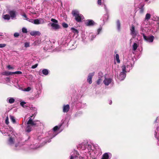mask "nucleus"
Wrapping results in <instances>:
<instances>
[{
  "label": "nucleus",
  "mask_w": 159,
  "mask_h": 159,
  "mask_svg": "<svg viewBox=\"0 0 159 159\" xmlns=\"http://www.w3.org/2000/svg\"><path fill=\"white\" fill-rule=\"evenodd\" d=\"M8 142L10 144H14V139L12 137H10L8 140Z\"/></svg>",
  "instance_id": "23"
},
{
  "label": "nucleus",
  "mask_w": 159,
  "mask_h": 159,
  "mask_svg": "<svg viewBox=\"0 0 159 159\" xmlns=\"http://www.w3.org/2000/svg\"><path fill=\"white\" fill-rule=\"evenodd\" d=\"M5 123L7 125H8L9 123V118L8 116H7L5 120Z\"/></svg>",
  "instance_id": "35"
},
{
  "label": "nucleus",
  "mask_w": 159,
  "mask_h": 159,
  "mask_svg": "<svg viewBox=\"0 0 159 159\" xmlns=\"http://www.w3.org/2000/svg\"><path fill=\"white\" fill-rule=\"evenodd\" d=\"M7 67L9 69H13V68L11 67L10 65H9L7 66Z\"/></svg>",
  "instance_id": "42"
},
{
  "label": "nucleus",
  "mask_w": 159,
  "mask_h": 159,
  "mask_svg": "<svg viewBox=\"0 0 159 159\" xmlns=\"http://www.w3.org/2000/svg\"><path fill=\"white\" fill-rule=\"evenodd\" d=\"M31 89V88L30 87H28L26 89V91H29Z\"/></svg>",
  "instance_id": "43"
},
{
  "label": "nucleus",
  "mask_w": 159,
  "mask_h": 159,
  "mask_svg": "<svg viewBox=\"0 0 159 159\" xmlns=\"http://www.w3.org/2000/svg\"><path fill=\"white\" fill-rule=\"evenodd\" d=\"M6 44L0 43V48L4 47L6 46Z\"/></svg>",
  "instance_id": "37"
},
{
  "label": "nucleus",
  "mask_w": 159,
  "mask_h": 159,
  "mask_svg": "<svg viewBox=\"0 0 159 159\" xmlns=\"http://www.w3.org/2000/svg\"><path fill=\"white\" fill-rule=\"evenodd\" d=\"M30 34L32 36H35L36 35H39L41 33L39 31H32L30 32Z\"/></svg>",
  "instance_id": "13"
},
{
  "label": "nucleus",
  "mask_w": 159,
  "mask_h": 159,
  "mask_svg": "<svg viewBox=\"0 0 159 159\" xmlns=\"http://www.w3.org/2000/svg\"><path fill=\"white\" fill-rule=\"evenodd\" d=\"M101 30V29H99L98 30V33H99V32Z\"/></svg>",
  "instance_id": "47"
},
{
  "label": "nucleus",
  "mask_w": 159,
  "mask_h": 159,
  "mask_svg": "<svg viewBox=\"0 0 159 159\" xmlns=\"http://www.w3.org/2000/svg\"><path fill=\"white\" fill-rule=\"evenodd\" d=\"M15 99L12 98H10L8 102L9 103L11 104L14 103L15 102Z\"/></svg>",
  "instance_id": "27"
},
{
  "label": "nucleus",
  "mask_w": 159,
  "mask_h": 159,
  "mask_svg": "<svg viewBox=\"0 0 159 159\" xmlns=\"http://www.w3.org/2000/svg\"><path fill=\"white\" fill-rule=\"evenodd\" d=\"M115 57L117 61V62L118 63H120V61L119 59V56L118 54H116V55Z\"/></svg>",
  "instance_id": "26"
},
{
  "label": "nucleus",
  "mask_w": 159,
  "mask_h": 159,
  "mask_svg": "<svg viewBox=\"0 0 159 159\" xmlns=\"http://www.w3.org/2000/svg\"><path fill=\"white\" fill-rule=\"evenodd\" d=\"M144 6V5H141V8H140V12L141 13H143L144 11V8H143V7Z\"/></svg>",
  "instance_id": "30"
},
{
  "label": "nucleus",
  "mask_w": 159,
  "mask_h": 159,
  "mask_svg": "<svg viewBox=\"0 0 159 159\" xmlns=\"http://www.w3.org/2000/svg\"><path fill=\"white\" fill-rule=\"evenodd\" d=\"M126 74L124 72H121L118 77L119 79L120 80H123L125 78Z\"/></svg>",
  "instance_id": "11"
},
{
  "label": "nucleus",
  "mask_w": 159,
  "mask_h": 159,
  "mask_svg": "<svg viewBox=\"0 0 159 159\" xmlns=\"http://www.w3.org/2000/svg\"><path fill=\"white\" fill-rule=\"evenodd\" d=\"M33 21H31V22L33 23L34 24L36 25H38L40 24H43L44 23V20L42 19H40L39 20L38 19H36L34 20H32Z\"/></svg>",
  "instance_id": "6"
},
{
  "label": "nucleus",
  "mask_w": 159,
  "mask_h": 159,
  "mask_svg": "<svg viewBox=\"0 0 159 159\" xmlns=\"http://www.w3.org/2000/svg\"><path fill=\"white\" fill-rule=\"evenodd\" d=\"M71 14L73 16L75 17V20L78 22H82V20L84 18L83 15L79 13V12L76 10H72Z\"/></svg>",
  "instance_id": "1"
},
{
  "label": "nucleus",
  "mask_w": 159,
  "mask_h": 159,
  "mask_svg": "<svg viewBox=\"0 0 159 159\" xmlns=\"http://www.w3.org/2000/svg\"><path fill=\"white\" fill-rule=\"evenodd\" d=\"M13 74H22V72L20 71H16L13 72Z\"/></svg>",
  "instance_id": "32"
},
{
  "label": "nucleus",
  "mask_w": 159,
  "mask_h": 159,
  "mask_svg": "<svg viewBox=\"0 0 159 159\" xmlns=\"http://www.w3.org/2000/svg\"><path fill=\"white\" fill-rule=\"evenodd\" d=\"M38 65V64H36L35 65L32 66L31 67V68L35 69L37 67Z\"/></svg>",
  "instance_id": "38"
},
{
  "label": "nucleus",
  "mask_w": 159,
  "mask_h": 159,
  "mask_svg": "<svg viewBox=\"0 0 159 159\" xmlns=\"http://www.w3.org/2000/svg\"><path fill=\"white\" fill-rule=\"evenodd\" d=\"M70 109V106L69 105L67 104L64 106L63 107V112H67L69 111Z\"/></svg>",
  "instance_id": "12"
},
{
  "label": "nucleus",
  "mask_w": 159,
  "mask_h": 159,
  "mask_svg": "<svg viewBox=\"0 0 159 159\" xmlns=\"http://www.w3.org/2000/svg\"><path fill=\"white\" fill-rule=\"evenodd\" d=\"M99 78L98 79V80L97 81L96 83L98 85H99L100 84L102 80L101 79V77H99Z\"/></svg>",
  "instance_id": "31"
},
{
  "label": "nucleus",
  "mask_w": 159,
  "mask_h": 159,
  "mask_svg": "<svg viewBox=\"0 0 159 159\" xmlns=\"http://www.w3.org/2000/svg\"><path fill=\"white\" fill-rule=\"evenodd\" d=\"M62 25L63 27L65 28H67L68 26V24L65 22L62 23Z\"/></svg>",
  "instance_id": "29"
},
{
  "label": "nucleus",
  "mask_w": 159,
  "mask_h": 159,
  "mask_svg": "<svg viewBox=\"0 0 159 159\" xmlns=\"http://www.w3.org/2000/svg\"><path fill=\"white\" fill-rule=\"evenodd\" d=\"M37 114V112H35L34 114H33L32 116L29 118V120L27 123V125H32V124H33V123L34 122L33 120L34 119V116Z\"/></svg>",
  "instance_id": "4"
},
{
  "label": "nucleus",
  "mask_w": 159,
  "mask_h": 159,
  "mask_svg": "<svg viewBox=\"0 0 159 159\" xmlns=\"http://www.w3.org/2000/svg\"><path fill=\"white\" fill-rule=\"evenodd\" d=\"M151 17V15L149 13L146 14L145 17V20H148Z\"/></svg>",
  "instance_id": "22"
},
{
  "label": "nucleus",
  "mask_w": 159,
  "mask_h": 159,
  "mask_svg": "<svg viewBox=\"0 0 159 159\" xmlns=\"http://www.w3.org/2000/svg\"><path fill=\"white\" fill-rule=\"evenodd\" d=\"M131 31V34L135 36L137 35V33L135 32V26L134 25H132L131 28L130 29Z\"/></svg>",
  "instance_id": "10"
},
{
  "label": "nucleus",
  "mask_w": 159,
  "mask_h": 159,
  "mask_svg": "<svg viewBox=\"0 0 159 159\" xmlns=\"http://www.w3.org/2000/svg\"><path fill=\"white\" fill-rule=\"evenodd\" d=\"M22 31L24 33H27V29L25 28H22Z\"/></svg>",
  "instance_id": "33"
},
{
  "label": "nucleus",
  "mask_w": 159,
  "mask_h": 159,
  "mask_svg": "<svg viewBox=\"0 0 159 159\" xmlns=\"http://www.w3.org/2000/svg\"><path fill=\"white\" fill-rule=\"evenodd\" d=\"M74 159V157L72 156H71L70 157V159Z\"/></svg>",
  "instance_id": "46"
},
{
  "label": "nucleus",
  "mask_w": 159,
  "mask_h": 159,
  "mask_svg": "<svg viewBox=\"0 0 159 159\" xmlns=\"http://www.w3.org/2000/svg\"><path fill=\"white\" fill-rule=\"evenodd\" d=\"M80 159H83V158L82 157H80Z\"/></svg>",
  "instance_id": "48"
},
{
  "label": "nucleus",
  "mask_w": 159,
  "mask_h": 159,
  "mask_svg": "<svg viewBox=\"0 0 159 159\" xmlns=\"http://www.w3.org/2000/svg\"><path fill=\"white\" fill-rule=\"evenodd\" d=\"M85 25L87 26H93L95 24V22L92 20L88 19L85 22Z\"/></svg>",
  "instance_id": "5"
},
{
  "label": "nucleus",
  "mask_w": 159,
  "mask_h": 159,
  "mask_svg": "<svg viewBox=\"0 0 159 159\" xmlns=\"http://www.w3.org/2000/svg\"><path fill=\"white\" fill-rule=\"evenodd\" d=\"M98 5H101L102 4L101 0H98Z\"/></svg>",
  "instance_id": "40"
},
{
  "label": "nucleus",
  "mask_w": 159,
  "mask_h": 159,
  "mask_svg": "<svg viewBox=\"0 0 159 159\" xmlns=\"http://www.w3.org/2000/svg\"><path fill=\"white\" fill-rule=\"evenodd\" d=\"M43 74L45 75H47L48 74L49 72L48 70L47 69H44L42 71Z\"/></svg>",
  "instance_id": "17"
},
{
  "label": "nucleus",
  "mask_w": 159,
  "mask_h": 159,
  "mask_svg": "<svg viewBox=\"0 0 159 159\" xmlns=\"http://www.w3.org/2000/svg\"><path fill=\"white\" fill-rule=\"evenodd\" d=\"M16 12L14 10H11L9 11V14L10 15V17H11L12 19L16 17Z\"/></svg>",
  "instance_id": "8"
},
{
  "label": "nucleus",
  "mask_w": 159,
  "mask_h": 159,
  "mask_svg": "<svg viewBox=\"0 0 159 159\" xmlns=\"http://www.w3.org/2000/svg\"><path fill=\"white\" fill-rule=\"evenodd\" d=\"M19 35V34L18 33H15L14 34V36L15 37H17Z\"/></svg>",
  "instance_id": "39"
},
{
  "label": "nucleus",
  "mask_w": 159,
  "mask_h": 159,
  "mask_svg": "<svg viewBox=\"0 0 159 159\" xmlns=\"http://www.w3.org/2000/svg\"><path fill=\"white\" fill-rule=\"evenodd\" d=\"M51 20L53 23L50 22L48 24V25H50L53 29L55 30L60 29V26L58 24V21L57 20L54 18H52Z\"/></svg>",
  "instance_id": "2"
},
{
  "label": "nucleus",
  "mask_w": 159,
  "mask_h": 159,
  "mask_svg": "<svg viewBox=\"0 0 159 159\" xmlns=\"http://www.w3.org/2000/svg\"><path fill=\"white\" fill-rule=\"evenodd\" d=\"M7 79H9V78H7Z\"/></svg>",
  "instance_id": "52"
},
{
  "label": "nucleus",
  "mask_w": 159,
  "mask_h": 159,
  "mask_svg": "<svg viewBox=\"0 0 159 159\" xmlns=\"http://www.w3.org/2000/svg\"><path fill=\"white\" fill-rule=\"evenodd\" d=\"M3 18L4 19L9 20L10 18V16L9 15L6 14L3 16Z\"/></svg>",
  "instance_id": "25"
},
{
  "label": "nucleus",
  "mask_w": 159,
  "mask_h": 159,
  "mask_svg": "<svg viewBox=\"0 0 159 159\" xmlns=\"http://www.w3.org/2000/svg\"><path fill=\"white\" fill-rule=\"evenodd\" d=\"M146 1H148V0H145Z\"/></svg>",
  "instance_id": "51"
},
{
  "label": "nucleus",
  "mask_w": 159,
  "mask_h": 159,
  "mask_svg": "<svg viewBox=\"0 0 159 159\" xmlns=\"http://www.w3.org/2000/svg\"><path fill=\"white\" fill-rule=\"evenodd\" d=\"M26 103L25 102H20V105L21 106H22L23 107H24V105Z\"/></svg>",
  "instance_id": "36"
},
{
  "label": "nucleus",
  "mask_w": 159,
  "mask_h": 159,
  "mask_svg": "<svg viewBox=\"0 0 159 159\" xmlns=\"http://www.w3.org/2000/svg\"><path fill=\"white\" fill-rule=\"evenodd\" d=\"M15 147H17V145H15Z\"/></svg>",
  "instance_id": "50"
},
{
  "label": "nucleus",
  "mask_w": 159,
  "mask_h": 159,
  "mask_svg": "<svg viewBox=\"0 0 159 159\" xmlns=\"http://www.w3.org/2000/svg\"><path fill=\"white\" fill-rule=\"evenodd\" d=\"M98 76H100L101 77L103 76V74L102 72H99L98 73Z\"/></svg>",
  "instance_id": "41"
},
{
  "label": "nucleus",
  "mask_w": 159,
  "mask_h": 159,
  "mask_svg": "<svg viewBox=\"0 0 159 159\" xmlns=\"http://www.w3.org/2000/svg\"><path fill=\"white\" fill-rule=\"evenodd\" d=\"M112 103V101H111V102H110V104H111Z\"/></svg>",
  "instance_id": "49"
},
{
  "label": "nucleus",
  "mask_w": 159,
  "mask_h": 159,
  "mask_svg": "<svg viewBox=\"0 0 159 159\" xmlns=\"http://www.w3.org/2000/svg\"><path fill=\"white\" fill-rule=\"evenodd\" d=\"M33 125H34V126H37L36 125V123L35 122V121H34V123H33V124H32V126H33Z\"/></svg>",
  "instance_id": "44"
},
{
  "label": "nucleus",
  "mask_w": 159,
  "mask_h": 159,
  "mask_svg": "<svg viewBox=\"0 0 159 159\" xmlns=\"http://www.w3.org/2000/svg\"><path fill=\"white\" fill-rule=\"evenodd\" d=\"M30 43L28 42H26L25 43V47L26 48L30 47Z\"/></svg>",
  "instance_id": "34"
},
{
  "label": "nucleus",
  "mask_w": 159,
  "mask_h": 159,
  "mask_svg": "<svg viewBox=\"0 0 159 159\" xmlns=\"http://www.w3.org/2000/svg\"><path fill=\"white\" fill-rule=\"evenodd\" d=\"M138 46V45H137V44L136 43H134V44H133V50L134 51L136 50L137 49Z\"/></svg>",
  "instance_id": "24"
},
{
  "label": "nucleus",
  "mask_w": 159,
  "mask_h": 159,
  "mask_svg": "<svg viewBox=\"0 0 159 159\" xmlns=\"http://www.w3.org/2000/svg\"><path fill=\"white\" fill-rule=\"evenodd\" d=\"M116 25L118 29L120 30V23L119 20H117L116 21Z\"/></svg>",
  "instance_id": "20"
},
{
  "label": "nucleus",
  "mask_w": 159,
  "mask_h": 159,
  "mask_svg": "<svg viewBox=\"0 0 159 159\" xmlns=\"http://www.w3.org/2000/svg\"><path fill=\"white\" fill-rule=\"evenodd\" d=\"M62 125V124L60 125L59 126H55L53 128V130L54 131H56L58 129H59Z\"/></svg>",
  "instance_id": "19"
},
{
  "label": "nucleus",
  "mask_w": 159,
  "mask_h": 159,
  "mask_svg": "<svg viewBox=\"0 0 159 159\" xmlns=\"http://www.w3.org/2000/svg\"><path fill=\"white\" fill-rule=\"evenodd\" d=\"M71 29L72 30L73 33H74L75 34H78L79 33L78 31L74 27H72Z\"/></svg>",
  "instance_id": "21"
},
{
  "label": "nucleus",
  "mask_w": 159,
  "mask_h": 159,
  "mask_svg": "<svg viewBox=\"0 0 159 159\" xmlns=\"http://www.w3.org/2000/svg\"><path fill=\"white\" fill-rule=\"evenodd\" d=\"M10 119L11 121V122L15 124L16 123V120L15 118V117L11 115H10Z\"/></svg>",
  "instance_id": "18"
},
{
  "label": "nucleus",
  "mask_w": 159,
  "mask_h": 159,
  "mask_svg": "<svg viewBox=\"0 0 159 159\" xmlns=\"http://www.w3.org/2000/svg\"><path fill=\"white\" fill-rule=\"evenodd\" d=\"M2 74L3 75H5L7 76H8L9 75H13V72H10V71H6L4 72H3L2 73Z\"/></svg>",
  "instance_id": "15"
},
{
  "label": "nucleus",
  "mask_w": 159,
  "mask_h": 159,
  "mask_svg": "<svg viewBox=\"0 0 159 159\" xmlns=\"http://www.w3.org/2000/svg\"><path fill=\"white\" fill-rule=\"evenodd\" d=\"M94 74V72L90 73L89 74L87 79V81L89 84H91L92 83V79Z\"/></svg>",
  "instance_id": "7"
},
{
  "label": "nucleus",
  "mask_w": 159,
  "mask_h": 159,
  "mask_svg": "<svg viewBox=\"0 0 159 159\" xmlns=\"http://www.w3.org/2000/svg\"><path fill=\"white\" fill-rule=\"evenodd\" d=\"M112 80L111 79L105 78L103 83L105 85L108 86L111 82Z\"/></svg>",
  "instance_id": "9"
},
{
  "label": "nucleus",
  "mask_w": 159,
  "mask_h": 159,
  "mask_svg": "<svg viewBox=\"0 0 159 159\" xmlns=\"http://www.w3.org/2000/svg\"><path fill=\"white\" fill-rule=\"evenodd\" d=\"M109 155L107 153H106L103 154L102 155L101 159H108Z\"/></svg>",
  "instance_id": "16"
},
{
  "label": "nucleus",
  "mask_w": 159,
  "mask_h": 159,
  "mask_svg": "<svg viewBox=\"0 0 159 159\" xmlns=\"http://www.w3.org/2000/svg\"><path fill=\"white\" fill-rule=\"evenodd\" d=\"M23 16H24V17H25V18H27V16H26V15L25 14H24L23 15Z\"/></svg>",
  "instance_id": "45"
},
{
  "label": "nucleus",
  "mask_w": 159,
  "mask_h": 159,
  "mask_svg": "<svg viewBox=\"0 0 159 159\" xmlns=\"http://www.w3.org/2000/svg\"><path fill=\"white\" fill-rule=\"evenodd\" d=\"M122 69V72H124L126 73V67L124 65L122 66H121Z\"/></svg>",
  "instance_id": "28"
},
{
  "label": "nucleus",
  "mask_w": 159,
  "mask_h": 159,
  "mask_svg": "<svg viewBox=\"0 0 159 159\" xmlns=\"http://www.w3.org/2000/svg\"><path fill=\"white\" fill-rule=\"evenodd\" d=\"M144 39L149 42H152L154 40V37L153 35L148 36H146L143 33H142Z\"/></svg>",
  "instance_id": "3"
},
{
  "label": "nucleus",
  "mask_w": 159,
  "mask_h": 159,
  "mask_svg": "<svg viewBox=\"0 0 159 159\" xmlns=\"http://www.w3.org/2000/svg\"><path fill=\"white\" fill-rule=\"evenodd\" d=\"M28 125L26 127L25 130L26 132L29 133L32 131V125Z\"/></svg>",
  "instance_id": "14"
}]
</instances>
